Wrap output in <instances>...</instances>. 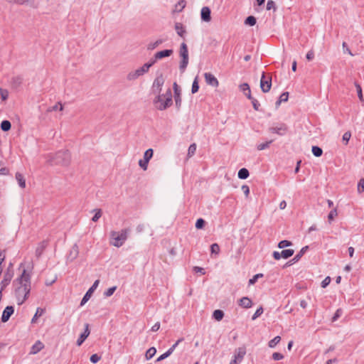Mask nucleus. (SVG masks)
I'll return each instance as SVG.
<instances>
[{"mask_svg":"<svg viewBox=\"0 0 364 364\" xmlns=\"http://www.w3.org/2000/svg\"><path fill=\"white\" fill-rule=\"evenodd\" d=\"M18 281L20 287L16 290V296L18 304H21L26 299L31 291V275L26 269H23Z\"/></svg>","mask_w":364,"mask_h":364,"instance_id":"obj_1","label":"nucleus"},{"mask_svg":"<svg viewBox=\"0 0 364 364\" xmlns=\"http://www.w3.org/2000/svg\"><path fill=\"white\" fill-rule=\"evenodd\" d=\"M156 109L164 110L172 105V93L170 89L164 95H158L154 100Z\"/></svg>","mask_w":364,"mask_h":364,"instance_id":"obj_2","label":"nucleus"},{"mask_svg":"<svg viewBox=\"0 0 364 364\" xmlns=\"http://www.w3.org/2000/svg\"><path fill=\"white\" fill-rule=\"evenodd\" d=\"M129 230H122L120 232L112 231L110 233L112 239L114 240L112 245L115 247H121L127 239Z\"/></svg>","mask_w":364,"mask_h":364,"instance_id":"obj_3","label":"nucleus"},{"mask_svg":"<svg viewBox=\"0 0 364 364\" xmlns=\"http://www.w3.org/2000/svg\"><path fill=\"white\" fill-rule=\"evenodd\" d=\"M53 164L67 166L70 161V154L68 150L57 152L52 159Z\"/></svg>","mask_w":364,"mask_h":364,"instance_id":"obj_4","label":"nucleus"},{"mask_svg":"<svg viewBox=\"0 0 364 364\" xmlns=\"http://www.w3.org/2000/svg\"><path fill=\"white\" fill-rule=\"evenodd\" d=\"M179 55L181 58V60L179 65V70L181 73H183L188 64V50L187 45L185 43H182L181 44Z\"/></svg>","mask_w":364,"mask_h":364,"instance_id":"obj_5","label":"nucleus"},{"mask_svg":"<svg viewBox=\"0 0 364 364\" xmlns=\"http://www.w3.org/2000/svg\"><path fill=\"white\" fill-rule=\"evenodd\" d=\"M149 70V65H143L141 67L129 72L127 75V79L129 81L135 80L140 76L148 73Z\"/></svg>","mask_w":364,"mask_h":364,"instance_id":"obj_6","label":"nucleus"},{"mask_svg":"<svg viewBox=\"0 0 364 364\" xmlns=\"http://www.w3.org/2000/svg\"><path fill=\"white\" fill-rule=\"evenodd\" d=\"M240 89L242 92L247 91V94H245L246 97L251 100L253 108L257 111L259 110L260 104L256 99H255L252 97L251 90H250V87L249 85L247 83H243V84L240 85Z\"/></svg>","mask_w":364,"mask_h":364,"instance_id":"obj_7","label":"nucleus"},{"mask_svg":"<svg viewBox=\"0 0 364 364\" xmlns=\"http://www.w3.org/2000/svg\"><path fill=\"white\" fill-rule=\"evenodd\" d=\"M269 131L271 133L277 134L279 136H284L288 131V127L284 123H275L269 128Z\"/></svg>","mask_w":364,"mask_h":364,"instance_id":"obj_8","label":"nucleus"},{"mask_svg":"<svg viewBox=\"0 0 364 364\" xmlns=\"http://www.w3.org/2000/svg\"><path fill=\"white\" fill-rule=\"evenodd\" d=\"M272 87V76H267L265 73L263 72L260 80V88L264 93L268 92Z\"/></svg>","mask_w":364,"mask_h":364,"instance_id":"obj_9","label":"nucleus"},{"mask_svg":"<svg viewBox=\"0 0 364 364\" xmlns=\"http://www.w3.org/2000/svg\"><path fill=\"white\" fill-rule=\"evenodd\" d=\"M165 80L162 74L158 75L152 85V92L157 95L160 94L163 85L164 84Z\"/></svg>","mask_w":364,"mask_h":364,"instance_id":"obj_10","label":"nucleus"},{"mask_svg":"<svg viewBox=\"0 0 364 364\" xmlns=\"http://www.w3.org/2000/svg\"><path fill=\"white\" fill-rule=\"evenodd\" d=\"M246 354V348L245 346L240 347L235 350L234 358L230 361V364H240Z\"/></svg>","mask_w":364,"mask_h":364,"instance_id":"obj_11","label":"nucleus"},{"mask_svg":"<svg viewBox=\"0 0 364 364\" xmlns=\"http://www.w3.org/2000/svg\"><path fill=\"white\" fill-rule=\"evenodd\" d=\"M154 154V151L152 149H147L144 154V159H140L139 161V166L144 171H146L148 168V164L150 159L152 158Z\"/></svg>","mask_w":364,"mask_h":364,"instance_id":"obj_12","label":"nucleus"},{"mask_svg":"<svg viewBox=\"0 0 364 364\" xmlns=\"http://www.w3.org/2000/svg\"><path fill=\"white\" fill-rule=\"evenodd\" d=\"M99 283H100L99 280L95 281V282L93 283L92 287L87 290V291L84 295V296L80 302V306H83L85 303H87L88 301V300L90 299L91 296H92V293L98 287Z\"/></svg>","mask_w":364,"mask_h":364,"instance_id":"obj_13","label":"nucleus"},{"mask_svg":"<svg viewBox=\"0 0 364 364\" xmlns=\"http://www.w3.org/2000/svg\"><path fill=\"white\" fill-rule=\"evenodd\" d=\"M90 325L89 323H86L84 324V331L82 333H80L79 338H77V341H76V345L77 346H80L83 343L84 341L87 339V338L89 336L90 333Z\"/></svg>","mask_w":364,"mask_h":364,"instance_id":"obj_14","label":"nucleus"},{"mask_svg":"<svg viewBox=\"0 0 364 364\" xmlns=\"http://www.w3.org/2000/svg\"><path fill=\"white\" fill-rule=\"evenodd\" d=\"M204 77L206 83L213 87H218L219 85L218 80L217 78L210 73H205L204 74Z\"/></svg>","mask_w":364,"mask_h":364,"instance_id":"obj_15","label":"nucleus"},{"mask_svg":"<svg viewBox=\"0 0 364 364\" xmlns=\"http://www.w3.org/2000/svg\"><path fill=\"white\" fill-rule=\"evenodd\" d=\"M79 254V247L77 244L73 245L70 250L69 251V253L67 256L68 260L73 262L75 260Z\"/></svg>","mask_w":364,"mask_h":364,"instance_id":"obj_16","label":"nucleus"},{"mask_svg":"<svg viewBox=\"0 0 364 364\" xmlns=\"http://www.w3.org/2000/svg\"><path fill=\"white\" fill-rule=\"evenodd\" d=\"M173 90H174V98L176 107L178 108L181 104V89L178 86L176 82L173 83Z\"/></svg>","mask_w":364,"mask_h":364,"instance_id":"obj_17","label":"nucleus"},{"mask_svg":"<svg viewBox=\"0 0 364 364\" xmlns=\"http://www.w3.org/2000/svg\"><path fill=\"white\" fill-rule=\"evenodd\" d=\"M211 11L209 7L204 6L202 8L200 11V16L201 19L203 21L209 22L211 20V16H210Z\"/></svg>","mask_w":364,"mask_h":364,"instance_id":"obj_18","label":"nucleus"},{"mask_svg":"<svg viewBox=\"0 0 364 364\" xmlns=\"http://www.w3.org/2000/svg\"><path fill=\"white\" fill-rule=\"evenodd\" d=\"M173 50L172 49H166L164 50L156 52L154 54L155 60H160L164 58L169 57L173 54Z\"/></svg>","mask_w":364,"mask_h":364,"instance_id":"obj_19","label":"nucleus"},{"mask_svg":"<svg viewBox=\"0 0 364 364\" xmlns=\"http://www.w3.org/2000/svg\"><path fill=\"white\" fill-rule=\"evenodd\" d=\"M309 246H304L303 247L300 251L294 256V257L290 261L291 263H296L300 260V259L302 257V256L306 252V251L309 250Z\"/></svg>","mask_w":364,"mask_h":364,"instance_id":"obj_20","label":"nucleus"},{"mask_svg":"<svg viewBox=\"0 0 364 364\" xmlns=\"http://www.w3.org/2000/svg\"><path fill=\"white\" fill-rule=\"evenodd\" d=\"M47 247V242L46 241H42L38 244L36 249V255L37 257H39L42 253L43 252L44 250Z\"/></svg>","mask_w":364,"mask_h":364,"instance_id":"obj_21","label":"nucleus"},{"mask_svg":"<svg viewBox=\"0 0 364 364\" xmlns=\"http://www.w3.org/2000/svg\"><path fill=\"white\" fill-rule=\"evenodd\" d=\"M164 41L163 39H158L155 41L149 42L146 46V48L148 50H153L162 44Z\"/></svg>","mask_w":364,"mask_h":364,"instance_id":"obj_22","label":"nucleus"},{"mask_svg":"<svg viewBox=\"0 0 364 364\" xmlns=\"http://www.w3.org/2000/svg\"><path fill=\"white\" fill-rule=\"evenodd\" d=\"M44 345L40 341H37L35 344L33 345L31 350V353L36 354L38 353L41 349H43Z\"/></svg>","mask_w":364,"mask_h":364,"instance_id":"obj_23","label":"nucleus"},{"mask_svg":"<svg viewBox=\"0 0 364 364\" xmlns=\"http://www.w3.org/2000/svg\"><path fill=\"white\" fill-rule=\"evenodd\" d=\"M252 301L248 297H242L239 300V305L244 308H250L252 306Z\"/></svg>","mask_w":364,"mask_h":364,"instance_id":"obj_24","label":"nucleus"},{"mask_svg":"<svg viewBox=\"0 0 364 364\" xmlns=\"http://www.w3.org/2000/svg\"><path fill=\"white\" fill-rule=\"evenodd\" d=\"M15 177H16V180L17 181V182L18 183V186L21 188H26V180L24 178V176L21 173L17 172L16 173Z\"/></svg>","mask_w":364,"mask_h":364,"instance_id":"obj_25","label":"nucleus"},{"mask_svg":"<svg viewBox=\"0 0 364 364\" xmlns=\"http://www.w3.org/2000/svg\"><path fill=\"white\" fill-rule=\"evenodd\" d=\"M175 30L179 36L183 37L186 29L181 23L177 22L175 23Z\"/></svg>","mask_w":364,"mask_h":364,"instance_id":"obj_26","label":"nucleus"},{"mask_svg":"<svg viewBox=\"0 0 364 364\" xmlns=\"http://www.w3.org/2000/svg\"><path fill=\"white\" fill-rule=\"evenodd\" d=\"M23 79L21 76H14L11 80V85L13 87L17 88L22 83Z\"/></svg>","mask_w":364,"mask_h":364,"instance_id":"obj_27","label":"nucleus"},{"mask_svg":"<svg viewBox=\"0 0 364 364\" xmlns=\"http://www.w3.org/2000/svg\"><path fill=\"white\" fill-rule=\"evenodd\" d=\"M14 307L11 306H8L6 307L4 311H3L2 316L1 318H9V317L13 314L14 313Z\"/></svg>","mask_w":364,"mask_h":364,"instance_id":"obj_28","label":"nucleus"},{"mask_svg":"<svg viewBox=\"0 0 364 364\" xmlns=\"http://www.w3.org/2000/svg\"><path fill=\"white\" fill-rule=\"evenodd\" d=\"M249 175V171L245 168L240 169L237 173L238 178L240 179H246L248 178Z\"/></svg>","mask_w":364,"mask_h":364,"instance_id":"obj_29","label":"nucleus"},{"mask_svg":"<svg viewBox=\"0 0 364 364\" xmlns=\"http://www.w3.org/2000/svg\"><path fill=\"white\" fill-rule=\"evenodd\" d=\"M294 250H291V249L284 250L280 252L281 257L284 258V259H287V258L291 257L294 255Z\"/></svg>","mask_w":364,"mask_h":364,"instance_id":"obj_30","label":"nucleus"},{"mask_svg":"<svg viewBox=\"0 0 364 364\" xmlns=\"http://www.w3.org/2000/svg\"><path fill=\"white\" fill-rule=\"evenodd\" d=\"M11 279V275L9 274H6L4 276V279L1 281V290H4V289L10 283Z\"/></svg>","mask_w":364,"mask_h":364,"instance_id":"obj_31","label":"nucleus"},{"mask_svg":"<svg viewBox=\"0 0 364 364\" xmlns=\"http://www.w3.org/2000/svg\"><path fill=\"white\" fill-rule=\"evenodd\" d=\"M156 353V349L154 347L149 348L146 350V354H145L146 359L150 360L151 358H152L154 356Z\"/></svg>","mask_w":364,"mask_h":364,"instance_id":"obj_32","label":"nucleus"},{"mask_svg":"<svg viewBox=\"0 0 364 364\" xmlns=\"http://www.w3.org/2000/svg\"><path fill=\"white\" fill-rule=\"evenodd\" d=\"M355 85V87L356 88V91H357V93H358V97L360 100V101L363 103L364 102V98H363V92H362V88H361V86L358 83V82H355L354 83Z\"/></svg>","mask_w":364,"mask_h":364,"instance_id":"obj_33","label":"nucleus"},{"mask_svg":"<svg viewBox=\"0 0 364 364\" xmlns=\"http://www.w3.org/2000/svg\"><path fill=\"white\" fill-rule=\"evenodd\" d=\"M11 127V122L9 121L4 120V121L1 122V129L4 132H7V131L10 130Z\"/></svg>","mask_w":364,"mask_h":364,"instance_id":"obj_34","label":"nucleus"},{"mask_svg":"<svg viewBox=\"0 0 364 364\" xmlns=\"http://www.w3.org/2000/svg\"><path fill=\"white\" fill-rule=\"evenodd\" d=\"M288 98H289V92H283L280 96H279V100L276 102V105L277 106H279L281 102H287L288 100Z\"/></svg>","mask_w":364,"mask_h":364,"instance_id":"obj_35","label":"nucleus"},{"mask_svg":"<svg viewBox=\"0 0 364 364\" xmlns=\"http://www.w3.org/2000/svg\"><path fill=\"white\" fill-rule=\"evenodd\" d=\"M281 341V337L277 336L274 337L273 339L269 341L268 346L269 348H274Z\"/></svg>","mask_w":364,"mask_h":364,"instance_id":"obj_36","label":"nucleus"},{"mask_svg":"<svg viewBox=\"0 0 364 364\" xmlns=\"http://www.w3.org/2000/svg\"><path fill=\"white\" fill-rule=\"evenodd\" d=\"M312 153L315 156L319 157L322 155L323 150L319 146H312Z\"/></svg>","mask_w":364,"mask_h":364,"instance_id":"obj_37","label":"nucleus"},{"mask_svg":"<svg viewBox=\"0 0 364 364\" xmlns=\"http://www.w3.org/2000/svg\"><path fill=\"white\" fill-rule=\"evenodd\" d=\"M272 141H273L272 140H270V141H266L265 143H261V144H257V150L262 151V150H264V149H267L269 146V145L272 143Z\"/></svg>","mask_w":364,"mask_h":364,"instance_id":"obj_38","label":"nucleus"},{"mask_svg":"<svg viewBox=\"0 0 364 364\" xmlns=\"http://www.w3.org/2000/svg\"><path fill=\"white\" fill-rule=\"evenodd\" d=\"M186 6V1L184 0L179 1L175 6V9L178 12H181Z\"/></svg>","mask_w":364,"mask_h":364,"instance_id":"obj_39","label":"nucleus"},{"mask_svg":"<svg viewBox=\"0 0 364 364\" xmlns=\"http://www.w3.org/2000/svg\"><path fill=\"white\" fill-rule=\"evenodd\" d=\"M256 22H257L256 18L253 16H250L245 19V23L246 25L252 26L256 24Z\"/></svg>","mask_w":364,"mask_h":364,"instance_id":"obj_40","label":"nucleus"},{"mask_svg":"<svg viewBox=\"0 0 364 364\" xmlns=\"http://www.w3.org/2000/svg\"><path fill=\"white\" fill-rule=\"evenodd\" d=\"M199 90V85H198V77H196L192 84V88H191V92L193 94L196 93Z\"/></svg>","mask_w":364,"mask_h":364,"instance_id":"obj_41","label":"nucleus"},{"mask_svg":"<svg viewBox=\"0 0 364 364\" xmlns=\"http://www.w3.org/2000/svg\"><path fill=\"white\" fill-rule=\"evenodd\" d=\"M45 312H46L45 309L38 308L32 318H38V317H41V316H44Z\"/></svg>","mask_w":364,"mask_h":364,"instance_id":"obj_42","label":"nucleus"},{"mask_svg":"<svg viewBox=\"0 0 364 364\" xmlns=\"http://www.w3.org/2000/svg\"><path fill=\"white\" fill-rule=\"evenodd\" d=\"M196 151V144H192L190 145L188 149V156L191 157L193 156Z\"/></svg>","mask_w":364,"mask_h":364,"instance_id":"obj_43","label":"nucleus"},{"mask_svg":"<svg viewBox=\"0 0 364 364\" xmlns=\"http://www.w3.org/2000/svg\"><path fill=\"white\" fill-rule=\"evenodd\" d=\"M224 316V313L222 310L217 309L215 310L213 314V318H223Z\"/></svg>","mask_w":364,"mask_h":364,"instance_id":"obj_44","label":"nucleus"},{"mask_svg":"<svg viewBox=\"0 0 364 364\" xmlns=\"http://www.w3.org/2000/svg\"><path fill=\"white\" fill-rule=\"evenodd\" d=\"M59 109L60 111H62L63 109V106L60 102H58V104L55 105L54 106L49 107L48 109V112H53L56 111Z\"/></svg>","mask_w":364,"mask_h":364,"instance_id":"obj_45","label":"nucleus"},{"mask_svg":"<svg viewBox=\"0 0 364 364\" xmlns=\"http://www.w3.org/2000/svg\"><path fill=\"white\" fill-rule=\"evenodd\" d=\"M291 245V242L289 240H282L278 244V247L280 249H283L284 247H289Z\"/></svg>","mask_w":364,"mask_h":364,"instance_id":"obj_46","label":"nucleus"},{"mask_svg":"<svg viewBox=\"0 0 364 364\" xmlns=\"http://www.w3.org/2000/svg\"><path fill=\"white\" fill-rule=\"evenodd\" d=\"M0 95H1V100L5 101L9 97V91L6 89H3V88L0 87Z\"/></svg>","mask_w":364,"mask_h":364,"instance_id":"obj_47","label":"nucleus"},{"mask_svg":"<svg viewBox=\"0 0 364 364\" xmlns=\"http://www.w3.org/2000/svg\"><path fill=\"white\" fill-rule=\"evenodd\" d=\"M262 277H263V274H260V273H259V274H257L254 275V276H253V277H252V278H251V279L249 280V285H253V284H255L257 282V279H258L259 278H262Z\"/></svg>","mask_w":364,"mask_h":364,"instance_id":"obj_48","label":"nucleus"},{"mask_svg":"<svg viewBox=\"0 0 364 364\" xmlns=\"http://www.w3.org/2000/svg\"><path fill=\"white\" fill-rule=\"evenodd\" d=\"M357 190L358 193H362L364 191V178H361L358 181Z\"/></svg>","mask_w":364,"mask_h":364,"instance_id":"obj_49","label":"nucleus"},{"mask_svg":"<svg viewBox=\"0 0 364 364\" xmlns=\"http://www.w3.org/2000/svg\"><path fill=\"white\" fill-rule=\"evenodd\" d=\"M94 211L95 212V214L92 217V220L93 222H97L102 216V210L100 209H95Z\"/></svg>","mask_w":364,"mask_h":364,"instance_id":"obj_50","label":"nucleus"},{"mask_svg":"<svg viewBox=\"0 0 364 364\" xmlns=\"http://www.w3.org/2000/svg\"><path fill=\"white\" fill-rule=\"evenodd\" d=\"M210 250L212 254L218 255L220 252V247L217 243H213L210 246Z\"/></svg>","mask_w":364,"mask_h":364,"instance_id":"obj_51","label":"nucleus"},{"mask_svg":"<svg viewBox=\"0 0 364 364\" xmlns=\"http://www.w3.org/2000/svg\"><path fill=\"white\" fill-rule=\"evenodd\" d=\"M116 289H117L116 287H112L109 288L108 289H107L105 291L104 295L107 297L111 296L115 291Z\"/></svg>","mask_w":364,"mask_h":364,"instance_id":"obj_52","label":"nucleus"},{"mask_svg":"<svg viewBox=\"0 0 364 364\" xmlns=\"http://www.w3.org/2000/svg\"><path fill=\"white\" fill-rule=\"evenodd\" d=\"M205 220L202 218H199L196 220V228L197 229H202L205 225Z\"/></svg>","mask_w":364,"mask_h":364,"instance_id":"obj_53","label":"nucleus"},{"mask_svg":"<svg viewBox=\"0 0 364 364\" xmlns=\"http://www.w3.org/2000/svg\"><path fill=\"white\" fill-rule=\"evenodd\" d=\"M351 137V133L350 132H346L343 134L342 140L347 144Z\"/></svg>","mask_w":364,"mask_h":364,"instance_id":"obj_54","label":"nucleus"},{"mask_svg":"<svg viewBox=\"0 0 364 364\" xmlns=\"http://www.w3.org/2000/svg\"><path fill=\"white\" fill-rule=\"evenodd\" d=\"M183 341V338H179L168 350V351L171 354L177 346Z\"/></svg>","mask_w":364,"mask_h":364,"instance_id":"obj_55","label":"nucleus"},{"mask_svg":"<svg viewBox=\"0 0 364 364\" xmlns=\"http://www.w3.org/2000/svg\"><path fill=\"white\" fill-rule=\"evenodd\" d=\"M8 3L16 4H24L28 2V0H5Z\"/></svg>","mask_w":364,"mask_h":364,"instance_id":"obj_56","label":"nucleus"},{"mask_svg":"<svg viewBox=\"0 0 364 364\" xmlns=\"http://www.w3.org/2000/svg\"><path fill=\"white\" fill-rule=\"evenodd\" d=\"M101 357L95 353V354H93L90 356V361L92 363H97L100 360Z\"/></svg>","mask_w":364,"mask_h":364,"instance_id":"obj_57","label":"nucleus"},{"mask_svg":"<svg viewBox=\"0 0 364 364\" xmlns=\"http://www.w3.org/2000/svg\"><path fill=\"white\" fill-rule=\"evenodd\" d=\"M331 277H326L321 282V286L322 288H326L331 282Z\"/></svg>","mask_w":364,"mask_h":364,"instance_id":"obj_58","label":"nucleus"},{"mask_svg":"<svg viewBox=\"0 0 364 364\" xmlns=\"http://www.w3.org/2000/svg\"><path fill=\"white\" fill-rule=\"evenodd\" d=\"M283 358L284 355L280 353L275 352L272 354V359L274 360H280Z\"/></svg>","mask_w":364,"mask_h":364,"instance_id":"obj_59","label":"nucleus"},{"mask_svg":"<svg viewBox=\"0 0 364 364\" xmlns=\"http://www.w3.org/2000/svg\"><path fill=\"white\" fill-rule=\"evenodd\" d=\"M171 355V354L167 350L166 352H165L164 353L161 355L159 357H158V358L156 359V362H160V361L166 359V358H168Z\"/></svg>","mask_w":364,"mask_h":364,"instance_id":"obj_60","label":"nucleus"},{"mask_svg":"<svg viewBox=\"0 0 364 364\" xmlns=\"http://www.w3.org/2000/svg\"><path fill=\"white\" fill-rule=\"evenodd\" d=\"M267 10H276L275 3L272 0H269L267 4Z\"/></svg>","mask_w":364,"mask_h":364,"instance_id":"obj_61","label":"nucleus"},{"mask_svg":"<svg viewBox=\"0 0 364 364\" xmlns=\"http://www.w3.org/2000/svg\"><path fill=\"white\" fill-rule=\"evenodd\" d=\"M337 215V210L336 209H333L328 214V218L329 221H331L333 220V218Z\"/></svg>","mask_w":364,"mask_h":364,"instance_id":"obj_62","label":"nucleus"},{"mask_svg":"<svg viewBox=\"0 0 364 364\" xmlns=\"http://www.w3.org/2000/svg\"><path fill=\"white\" fill-rule=\"evenodd\" d=\"M262 313H263V309H262V307H259V309H257V311L252 316V318H257V317L260 316Z\"/></svg>","mask_w":364,"mask_h":364,"instance_id":"obj_63","label":"nucleus"},{"mask_svg":"<svg viewBox=\"0 0 364 364\" xmlns=\"http://www.w3.org/2000/svg\"><path fill=\"white\" fill-rule=\"evenodd\" d=\"M306 58L308 60H311L314 58V52L313 50H310L306 53Z\"/></svg>","mask_w":364,"mask_h":364,"instance_id":"obj_64","label":"nucleus"}]
</instances>
